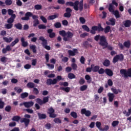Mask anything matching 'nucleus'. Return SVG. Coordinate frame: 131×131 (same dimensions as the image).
I'll return each instance as SVG.
<instances>
[{
  "label": "nucleus",
  "mask_w": 131,
  "mask_h": 131,
  "mask_svg": "<svg viewBox=\"0 0 131 131\" xmlns=\"http://www.w3.org/2000/svg\"><path fill=\"white\" fill-rule=\"evenodd\" d=\"M114 6L116 7H118V3L115 0H113L112 3L108 5V11L110 13H112L114 15L116 18H120V14H119V11L118 10H114Z\"/></svg>",
  "instance_id": "1"
},
{
  "label": "nucleus",
  "mask_w": 131,
  "mask_h": 131,
  "mask_svg": "<svg viewBox=\"0 0 131 131\" xmlns=\"http://www.w3.org/2000/svg\"><path fill=\"white\" fill-rule=\"evenodd\" d=\"M94 39L96 40V41H99V43L100 46H101V47H105V48L108 47V42H107V39H106L105 36L97 35L96 36H94Z\"/></svg>",
  "instance_id": "2"
},
{
  "label": "nucleus",
  "mask_w": 131,
  "mask_h": 131,
  "mask_svg": "<svg viewBox=\"0 0 131 131\" xmlns=\"http://www.w3.org/2000/svg\"><path fill=\"white\" fill-rule=\"evenodd\" d=\"M59 33L63 37L64 41H68L70 38L73 37V34L70 31L66 32L65 30H61L59 31Z\"/></svg>",
  "instance_id": "3"
},
{
  "label": "nucleus",
  "mask_w": 131,
  "mask_h": 131,
  "mask_svg": "<svg viewBox=\"0 0 131 131\" xmlns=\"http://www.w3.org/2000/svg\"><path fill=\"white\" fill-rule=\"evenodd\" d=\"M60 80H63V78H62V76L58 75L57 76L56 78H54L53 79L50 78L47 79L46 83L47 85H52V84H56Z\"/></svg>",
  "instance_id": "4"
},
{
  "label": "nucleus",
  "mask_w": 131,
  "mask_h": 131,
  "mask_svg": "<svg viewBox=\"0 0 131 131\" xmlns=\"http://www.w3.org/2000/svg\"><path fill=\"white\" fill-rule=\"evenodd\" d=\"M30 17H32V19L34 20H38V16L33 15L31 12H27L25 14V16L21 17V20L23 21H28L30 18H29Z\"/></svg>",
  "instance_id": "5"
},
{
  "label": "nucleus",
  "mask_w": 131,
  "mask_h": 131,
  "mask_svg": "<svg viewBox=\"0 0 131 131\" xmlns=\"http://www.w3.org/2000/svg\"><path fill=\"white\" fill-rule=\"evenodd\" d=\"M30 118H31V116L30 115L25 114L24 115V118L20 119V122L21 123H24L25 127H27L28 125H29V123H30Z\"/></svg>",
  "instance_id": "6"
},
{
  "label": "nucleus",
  "mask_w": 131,
  "mask_h": 131,
  "mask_svg": "<svg viewBox=\"0 0 131 131\" xmlns=\"http://www.w3.org/2000/svg\"><path fill=\"white\" fill-rule=\"evenodd\" d=\"M100 32V31H104V28L102 27L101 24H99L98 26H94L92 27V29L90 30V33L91 34H96V31Z\"/></svg>",
  "instance_id": "7"
},
{
  "label": "nucleus",
  "mask_w": 131,
  "mask_h": 131,
  "mask_svg": "<svg viewBox=\"0 0 131 131\" xmlns=\"http://www.w3.org/2000/svg\"><path fill=\"white\" fill-rule=\"evenodd\" d=\"M78 4H79V1H76L75 3L72 2H67L66 3V6H70V7H73L75 11H78Z\"/></svg>",
  "instance_id": "8"
},
{
  "label": "nucleus",
  "mask_w": 131,
  "mask_h": 131,
  "mask_svg": "<svg viewBox=\"0 0 131 131\" xmlns=\"http://www.w3.org/2000/svg\"><path fill=\"white\" fill-rule=\"evenodd\" d=\"M120 74L124 75V77H131V68L126 71L125 69H121L120 71Z\"/></svg>",
  "instance_id": "9"
},
{
  "label": "nucleus",
  "mask_w": 131,
  "mask_h": 131,
  "mask_svg": "<svg viewBox=\"0 0 131 131\" xmlns=\"http://www.w3.org/2000/svg\"><path fill=\"white\" fill-rule=\"evenodd\" d=\"M15 45H16V43L13 41L11 43L10 46V45L6 46V48H3L2 49L3 54H7L8 52H10V51H12V48H11V47H14Z\"/></svg>",
  "instance_id": "10"
},
{
  "label": "nucleus",
  "mask_w": 131,
  "mask_h": 131,
  "mask_svg": "<svg viewBox=\"0 0 131 131\" xmlns=\"http://www.w3.org/2000/svg\"><path fill=\"white\" fill-rule=\"evenodd\" d=\"M36 101V103H38L39 105L41 106L42 105H43V104H46V103L49 102V96L43 97L42 100L40 98H37Z\"/></svg>",
  "instance_id": "11"
},
{
  "label": "nucleus",
  "mask_w": 131,
  "mask_h": 131,
  "mask_svg": "<svg viewBox=\"0 0 131 131\" xmlns=\"http://www.w3.org/2000/svg\"><path fill=\"white\" fill-rule=\"evenodd\" d=\"M48 114H49L50 118H56L57 114H55V110L52 107L48 109Z\"/></svg>",
  "instance_id": "12"
},
{
  "label": "nucleus",
  "mask_w": 131,
  "mask_h": 131,
  "mask_svg": "<svg viewBox=\"0 0 131 131\" xmlns=\"http://www.w3.org/2000/svg\"><path fill=\"white\" fill-rule=\"evenodd\" d=\"M71 13H72V9L68 7L66 9V12L63 14L64 18H70L71 17Z\"/></svg>",
  "instance_id": "13"
},
{
  "label": "nucleus",
  "mask_w": 131,
  "mask_h": 131,
  "mask_svg": "<svg viewBox=\"0 0 131 131\" xmlns=\"http://www.w3.org/2000/svg\"><path fill=\"white\" fill-rule=\"evenodd\" d=\"M81 114H84V115L86 116V117H90V116L92 115V112H90V111L89 110H86V108H82L81 110Z\"/></svg>",
  "instance_id": "14"
},
{
  "label": "nucleus",
  "mask_w": 131,
  "mask_h": 131,
  "mask_svg": "<svg viewBox=\"0 0 131 131\" xmlns=\"http://www.w3.org/2000/svg\"><path fill=\"white\" fill-rule=\"evenodd\" d=\"M68 53L69 55V56H75L76 54H78V51L77 50V49H74L72 50H68Z\"/></svg>",
  "instance_id": "15"
},
{
  "label": "nucleus",
  "mask_w": 131,
  "mask_h": 131,
  "mask_svg": "<svg viewBox=\"0 0 131 131\" xmlns=\"http://www.w3.org/2000/svg\"><path fill=\"white\" fill-rule=\"evenodd\" d=\"M39 40L42 41L41 45L43 47L46 45H48V40L46 39L43 36H40L39 38Z\"/></svg>",
  "instance_id": "16"
},
{
  "label": "nucleus",
  "mask_w": 131,
  "mask_h": 131,
  "mask_svg": "<svg viewBox=\"0 0 131 131\" xmlns=\"http://www.w3.org/2000/svg\"><path fill=\"white\" fill-rule=\"evenodd\" d=\"M20 41L21 42V46L24 48H26V47H28V42L27 41H25V38L24 37H22L20 38Z\"/></svg>",
  "instance_id": "17"
},
{
  "label": "nucleus",
  "mask_w": 131,
  "mask_h": 131,
  "mask_svg": "<svg viewBox=\"0 0 131 131\" xmlns=\"http://www.w3.org/2000/svg\"><path fill=\"white\" fill-rule=\"evenodd\" d=\"M107 97H108L109 102L112 103V102H113V100H114V98H115V95L113 93H108L107 94Z\"/></svg>",
  "instance_id": "18"
},
{
  "label": "nucleus",
  "mask_w": 131,
  "mask_h": 131,
  "mask_svg": "<svg viewBox=\"0 0 131 131\" xmlns=\"http://www.w3.org/2000/svg\"><path fill=\"white\" fill-rule=\"evenodd\" d=\"M15 18H16V15H12L7 20V23L13 24V23H14V21H15Z\"/></svg>",
  "instance_id": "19"
},
{
  "label": "nucleus",
  "mask_w": 131,
  "mask_h": 131,
  "mask_svg": "<svg viewBox=\"0 0 131 131\" xmlns=\"http://www.w3.org/2000/svg\"><path fill=\"white\" fill-rule=\"evenodd\" d=\"M33 105H34V102H33V101L25 102V107L26 108H30V107H32Z\"/></svg>",
  "instance_id": "20"
},
{
  "label": "nucleus",
  "mask_w": 131,
  "mask_h": 131,
  "mask_svg": "<svg viewBox=\"0 0 131 131\" xmlns=\"http://www.w3.org/2000/svg\"><path fill=\"white\" fill-rule=\"evenodd\" d=\"M105 73L106 74V75L110 76V77L113 76V71L110 69H106Z\"/></svg>",
  "instance_id": "21"
},
{
  "label": "nucleus",
  "mask_w": 131,
  "mask_h": 131,
  "mask_svg": "<svg viewBox=\"0 0 131 131\" xmlns=\"http://www.w3.org/2000/svg\"><path fill=\"white\" fill-rule=\"evenodd\" d=\"M103 31L105 34L109 32H112V30H111V27L109 26H106L104 29L103 28Z\"/></svg>",
  "instance_id": "22"
},
{
  "label": "nucleus",
  "mask_w": 131,
  "mask_h": 131,
  "mask_svg": "<svg viewBox=\"0 0 131 131\" xmlns=\"http://www.w3.org/2000/svg\"><path fill=\"white\" fill-rule=\"evenodd\" d=\"M123 45L125 48H126L127 49H129L131 45L130 40H127V41H124Z\"/></svg>",
  "instance_id": "23"
},
{
  "label": "nucleus",
  "mask_w": 131,
  "mask_h": 131,
  "mask_svg": "<svg viewBox=\"0 0 131 131\" xmlns=\"http://www.w3.org/2000/svg\"><path fill=\"white\" fill-rule=\"evenodd\" d=\"M13 37H3V40H4V41L5 42H7V43H10V42H11V41H13Z\"/></svg>",
  "instance_id": "24"
},
{
  "label": "nucleus",
  "mask_w": 131,
  "mask_h": 131,
  "mask_svg": "<svg viewBox=\"0 0 131 131\" xmlns=\"http://www.w3.org/2000/svg\"><path fill=\"white\" fill-rule=\"evenodd\" d=\"M37 115L39 119H46V118H47V115L45 114H40V113H38Z\"/></svg>",
  "instance_id": "25"
},
{
  "label": "nucleus",
  "mask_w": 131,
  "mask_h": 131,
  "mask_svg": "<svg viewBox=\"0 0 131 131\" xmlns=\"http://www.w3.org/2000/svg\"><path fill=\"white\" fill-rule=\"evenodd\" d=\"M79 7H78V10L79 11H81L83 10V0H81L79 2Z\"/></svg>",
  "instance_id": "26"
},
{
  "label": "nucleus",
  "mask_w": 131,
  "mask_h": 131,
  "mask_svg": "<svg viewBox=\"0 0 131 131\" xmlns=\"http://www.w3.org/2000/svg\"><path fill=\"white\" fill-rule=\"evenodd\" d=\"M123 24L125 26V27L128 28L130 27L131 25V20H126L123 23Z\"/></svg>",
  "instance_id": "27"
},
{
  "label": "nucleus",
  "mask_w": 131,
  "mask_h": 131,
  "mask_svg": "<svg viewBox=\"0 0 131 131\" xmlns=\"http://www.w3.org/2000/svg\"><path fill=\"white\" fill-rule=\"evenodd\" d=\"M102 64L105 67H109L110 66V60L108 59H105L103 62Z\"/></svg>",
  "instance_id": "28"
},
{
  "label": "nucleus",
  "mask_w": 131,
  "mask_h": 131,
  "mask_svg": "<svg viewBox=\"0 0 131 131\" xmlns=\"http://www.w3.org/2000/svg\"><path fill=\"white\" fill-rule=\"evenodd\" d=\"M59 90L61 91H64L66 93H69L70 92V87H60Z\"/></svg>",
  "instance_id": "29"
},
{
  "label": "nucleus",
  "mask_w": 131,
  "mask_h": 131,
  "mask_svg": "<svg viewBox=\"0 0 131 131\" xmlns=\"http://www.w3.org/2000/svg\"><path fill=\"white\" fill-rule=\"evenodd\" d=\"M14 27H15L16 29H18L19 30H22L23 26L21 23H17L14 25Z\"/></svg>",
  "instance_id": "30"
},
{
  "label": "nucleus",
  "mask_w": 131,
  "mask_h": 131,
  "mask_svg": "<svg viewBox=\"0 0 131 131\" xmlns=\"http://www.w3.org/2000/svg\"><path fill=\"white\" fill-rule=\"evenodd\" d=\"M85 79L87 80L88 83H91V82H92V77H91V76L89 75H86L85 76Z\"/></svg>",
  "instance_id": "31"
},
{
  "label": "nucleus",
  "mask_w": 131,
  "mask_h": 131,
  "mask_svg": "<svg viewBox=\"0 0 131 131\" xmlns=\"http://www.w3.org/2000/svg\"><path fill=\"white\" fill-rule=\"evenodd\" d=\"M111 91L115 95H117V94H118V93H121V90H120V89L117 90V89H116L115 88H111Z\"/></svg>",
  "instance_id": "32"
},
{
  "label": "nucleus",
  "mask_w": 131,
  "mask_h": 131,
  "mask_svg": "<svg viewBox=\"0 0 131 131\" xmlns=\"http://www.w3.org/2000/svg\"><path fill=\"white\" fill-rule=\"evenodd\" d=\"M68 77L69 78V79H73L74 78H76L75 75L72 73H70L68 75Z\"/></svg>",
  "instance_id": "33"
},
{
  "label": "nucleus",
  "mask_w": 131,
  "mask_h": 131,
  "mask_svg": "<svg viewBox=\"0 0 131 131\" xmlns=\"http://www.w3.org/2000/svg\"><path fill=\"white\" fill-rule=\"evenodd\" d=\"M29 95V94L27 92L21 93L20 95V98L21 99H25V98H27V97H28Z\"/></svg>",
  "instance_id": "34"
},
{
  "label": "nucleus",
  "mask_w": 131,
  "mask_h": 131,
  "mask_svg": "<svg viewBox=\"0 0 131 131\" xmlns=\"http://www.w3.org/2000/svg\"><path fill=\"white\" fill-rule=\"evenodd\" d=\"M27 87L29 89H34V83L31 82H30L27 84Z\"/></svg>",
  "instance_id": "35"
},
{
  "label": "nucleus",
  "mask_w": 131,
  "mask_h": 131,
  "mask_svg": "<svg viewBox=\"0 0 131 131\" xmlns=\"http://www.w3.org/2000/svg\"><path fill=\"white\" fill-rule=\"evenodd\" d=\"M30 49L33 51L34 54H36V46H35V45L31 46Z\"/></svg>",
  "instance_id": "36"
},
{
  "label": "nucleus",
  "mask_w": 131,
  "mask_h": 131,
  "mask_svg": "<svg viewBox=\"0 0 131 131\" xmlns=\"http://www.w3.org/2000/svg\"><path fill=\"white\" fill-rule=\"evenodd\" d=\"M20 118H21L19 116H14L12 118V120H13V121H19Z\"/></svg>",
  "instance_id": "37"
},
{
  "label": "nucleus",
  "mask_w": 131,
  "mask_h": 131,
  "mask_svg": "<svg viewBox=\"0 0 131 131\" xmlns=\"http://www.w3.org/2000/svg\"><path fill=\"white\" fill-rule=\"evenodd\" d=\"M35 10H39L42 9V6L41 5L37 4L34 6Z\"/></svg>",
  "instance_id": "38"
},
{
  "label": "nucleus",
  "mask_w": 131,
  "mask_h": 131,
  "mask_svg": "<svg viewBox=\"0 0 131 131\" xmlns=\"http://www.w3.org/2000/svg\"><path fill=\"white\" fill-rule=\"evenodd\" d=\"M100 66H95L93 68H92V71H93L94 72H98Z\"/></svg>",
  "instance_id": "39"
},
{
  "label": "nucleus",
  "mask_w": 131,
  "mask_h": 131,
  "mask_svg": "<svg viewBox=\"0 0 131 131\" xmlns=\"http://www.w3.org/2000/svg\"><path fill=\"white\" fill-rule=\"evenodd\" d=\"M110 22H111V25L114 26L115 25V22H116V19L114 18H112L109 19Z\"/></svg>",
  "instance_id": "40"
},
{
  "label": "nucleus",
  "mask_w": 131,
  "mask_h": 131,
  "mask_svg": "<svg viewBox=\"0 0 131 131\" xmlns=\"http://www.w3.org/2000/svg\"><path fill=\"white\" fill-rule=\"evenodd\" d=\"M56 18H58V16L56 14L53 15H50L48 19L49 20H54V19H56Z\"/></svg>",
  "instance_id": "41"
},
{
  "label": "nucleus",
  "mask_w": 131,
  "mask_h": 131,
  "mask_svg": "<svg viewBox=\"0 0 131 131\" xmlns=\"http://www.w3.org/2000/svg\"><path fill=\"white\" fill-rule=\"evenodd\" d=\"M101 125L102 123H101L100 122L97 121L96 122V126L97 127V128H98V129H99V130H101V129L102 128V127H101Z\"/></svg>",
  "instance_id": "42"
},
{
  "label": "nucleus",
  "mask_w": 131,
  "mask_h": 131,
  "mask_svg": "<svg viewBox=\"0 0 131 131\" xmlns=\"http://www.w3.org/2000/svg\"><path fill=\"white\" fill-rule=\"evenodd\" d=\"M71 116L75 119L77 118V113L75 112H72L70 114Z\"/></svg>",
  "instance_id": "43"
},
{
  "label": "nucleus",
  "mask_w": 131,
  "mask_h": 131,
  "mask_svg": "<svg viewBox=\"0 0 131 131\" xmlns=\"http://www.w3.org/2000/svg\"><path fill=\"white\" fill-rule=\"evenodd\" d=\"M6 29H11L13 27V24H7L5 25Z\"/></svg>",
  "instance_id": "44"
},
{
  "label": "nucleus",
  "mask_w": 131,
  "mask_h": 131,
  "mask_svg": "<svg viewBox=\"0 0 131 131\" xmlns=\"http://www.w3.org/2000/svg\"><path fill=\"white\" fill-rule=\"evenodd\" d=\"M54 27L55 28H61V27H62V25H61V23L57 22L54 24Z\"/></svg>",
  "instance_id": "45"
},
{
  "label": "nucleus",
  "mask_w": 131,
  "mask_h": 131,
  "mask_svg": "<svg viewBox=\"0 0 131 131\" xmlns=\"http://www.w3.org/2000/svg\"><path fill=\"white\" fill-rule=\"evenodd\" d=\"M8 15H9V16H11V17H12V16L14 15H16L14 14V11L11 9H9L8 10Z\"/></svg>",
  "instance_id": "46"
},
{
  "label": "nucleus",
  "mask_w": 131,
  "mask_h": 131,
  "mask_svg": "<svg viewBox=\"0 0 131 131\" xmlns=\"http://www.w3.org/2000/svg\"><path fill=\"white\" fill-rule=\"evenodd\" d=\"M53 121L55 123H62V120H61L59 118H55Z\"/></svg>",
  "instance_id": "47"
},
{
  "label": "nucleus",
  "mask_w": 131,
  "mask_h": 131,
  "mask_svg": "<svg viewBox=\"0 0 131 131\" xmlns=\"http://www.w3.org/2000/svg\"><path fill=\"white\" fill-rule=\"evenodd\" d=\"M119 124V121H113L112 123V125L113 127H115V126H117Z\"/></svg>",
  "instance_id": "48"
},
{
  "label": "nucleus",
  "mask_w": 131,
  "mask_h": 131,
  "mask_svg": "<svg viewBox=\"0 0 131 131\" xmlns=\"http://www.w3.org/2000/svg\"><path fill=\"white\" fill-rule=\"evenodd\" d=\"M5 110L6 111V112H11L12 107L10 105H7L5 107Z\"/></svg>",
  "instance_id": "49"
},
{
  "label": "nucleus",
  "mask_w": 131,
  "mask_h": 131,
  "mask_svg": "<svg viewBox=\"0 0 131 131\" xmlns=\"http://www.w3.org/2000/svg\"><path fill=\"white\" fill-rule=\"evenodd\" d=\"M86 89H88V85H83L80 86V91H81V92H83V91H85V90H86Z\"/></svg>",
  "instance_id": "50"
},
{
  "label": "nucleus",
  "mask_w": 131,
  "mask_h": 131,
  "mask_svg": "<svg viewBox=\"0 0 131 131\" xmlns=\"http://www.w3.org/2000/svg\"><path fill=\"white\" fill-rule=\"evenodd\" d=\"M33 26L34 27H36V26H37V25H38V24H39V20H38V19H36L35 20L33 21Z\"/></svg>",
  "instance_id": "51"
},
{
  "label": "nucleus",
  "mask_w": 131,
  "mask_h": 131,
  "mask_svg": "<svg viewBox=\"0 0 131 131\" xmlns=\"http://www.w3.org/2000/svg\"><path fill=\"white\" fill-rule=\"evenodd\" d=\"M85 82V80H84V79L82 77L80 78V80H79V83L81 85H82V84H84V83Z\"/></svg>",
  "instance_id": "52"
},
{
  "label": "nucleus",
  "mask_w": 131,
  "mask_h": 131,
  "mask_svg": "<svg viewBox=\"0 0 131 131\" xmlns=\"http://www.w3.org/2000/svg\"><path fill=\"white\" fill-rule=\"evenodd\" d=\"M82 28H83L84 29V30H85L87 32H90V28H89V27H88V26L83 25L82 26Z\"/></svg>",
  "instance_id": "53"
},
{
  "label": "nucleus",
  "mask_w": 131,
  "mask_h": 131,
  "mask_svg": "<svg viewBox=\"0 0 131 131\" xmlns=\"http://www.w3.org/2000/svg\"><path fill=\"white\" fill-rule=\"evenodd\" d=\"M4 107H5V102L0 99V109H4Z\"/></svg>",
  "instance_id": "54"
},
{
  "label": "nucleus",
  "mask_w": 131,
  "mask_h": 131,
  "mask_svg": "<svg viewBox=\"0 0 131 131\" xmlns=\"http://www.w3.org/2000/svg\"><path fill=\"white\" fill-rule=\"evenodd\" d=\"M12 3H13L12 0H6L5 4L6 6H11V5H12Z\"/></svg>",
  "instance_id": "55"
},
{
  "label": "nucleus",
  "mask_w": 131,
  "mask_h": 131,
  "mask_svg": "<svg viewBox=\"0 0 131 131\" xmlns=\"http://www.w3.org/2000/svg\"><path fill=\"white\" fill-rule=\"evenodd\" d=\"M105 73V70L103 68H100L98 70V73L99 74H104Z\"/></svg>",
  "instance_id": "56"
},
{
  "label": "nucleus",
  "mask_w": 131,
  "mask_h": 131,
  "mask_svg": "<svg viewBox=\"0 0 131 131\" xmlns=\"http://www.w3.org/2000/svg\"><path fill=\"white\" fill-rule=\"evenodd\" d=\"M80 62L81 64H84V62H85V58L83 56H81L80 58Z\"/></svg>",
  "instance_id": "57"
},
{
  "label": "nucleus",
  "mask_w": 131,
  "mask_h": 131,
  "mask_svg": "<svg viewBox=\"0 0 131 131\" xmlns=\"http://www.w3.org/2000/svg\"><path fill=\"white\" fill-rule=\"evenodd\" d=\"M117 56H118V59L119 61H122L124 59V56L122 54H121L120 55H117Z\"/></svg>",
  "instance_id": "58"
},
{
  "label": "nucleus",
  "mask_w": 131,
  "mask_h": 131,
  "mask_svg": "<svg viewBox=\"0 0 131 131\" xmlns=\"http://www.w3.org/2000/svg\"><path fill=\"white\" fill-rule=\"evenodd\" d=\"M40 19H41V21H42V22L43 23H47V22H48V20H47V18H46V17H45V16H43L42 15L40 16Z\"/></svg>",
  "instance_id": "59"
},
{
  "label": "nucleus",
  "mask_w": 131,
  "mask_h": 131,
  "mask_svg": "<svg viewBox=\"0 0 131 131\" xmlns=\"http://www.w3.org/2000/svg\"><path fill=\"white\" fill-rule=\"evenodd\" d=\"M1 62L2 63H6L7 62V57L3 56L0 59Z\"/></svg>",
  "instance_id": "60"
},
{
  "label": "nucleus",
  "mask_w": 131,
  "mask_h": 131,
  "mask_svg": "<svg viewBox=\"0 0 131 131\" xmlns=\"http://www.w3.org/2000/svg\"><path fill=\"white\" fill-rule=\"evenodd\" d=\"M109 129V126L105 125L104 128H101L100 131H108Z\"/></svg>",
  "instance_id": "61"
},
{
  "label": "nucleus",
  "mask_w": 131,
  "mask_h": 131,
  "mask_svg": "<svg viewBox=\"0 0 131 131\" xmlns=\"http://www.w3.org/2000/svg\"><path fill=\"white\" fill-rule=\"evenodd\" d=\"M38 28L39 29H46L47 28V26L45 25L41 24L38 26Z\"/></svg>",
  "instance_id": "62"
},
{
  "label": "nucleus",
  "mask_w": 131,
  "mask_h": 131,
  "mask_svg": "<svg viewBox=\"0 0 131 131\" xmlns=\"http://www.w3.org/2000/svg\"><path fill=\"white\" fill-rule=\"evenodd\" d=\"M118 55H116L114 58H113V63H116L117 62H118V60H119V58H118Z\"/></svg>",
  "instance_id": "63"
},
{
  "label": "nucleus",
  "mask_w": 131,
  "mask_h": 131,
  "mask_svg": "<svg viewBox=\"0 0 131 131\" xmlns=\"http://www.w3.org/2000/svg\"><path fill=\"white\" fill-rule=\"evenodd\" d=\"M107 84L109 86H112V85H113V81H112V80H111V79H109L107 80Z\"/></svg>",
  "instance_id": "64"
}]
</instances>
